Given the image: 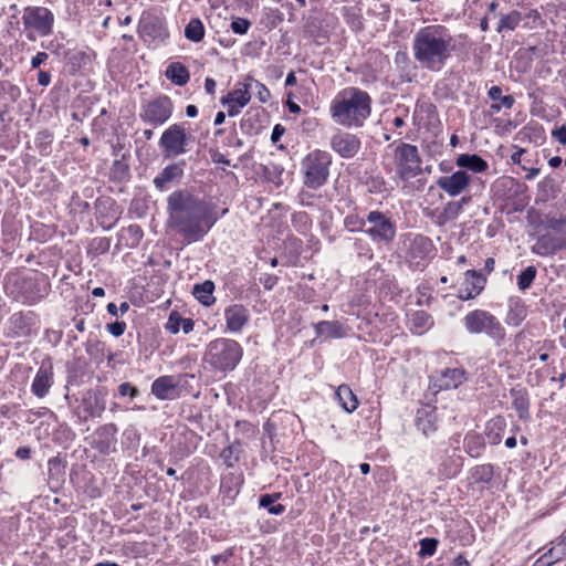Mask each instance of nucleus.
<instances>
[{
	"mask_svg": "<svg viewBox=\"0 0 566 566\" xmlns=\"http://www.w3.org/2000/svg\"><path fill=\"white\" fill-rule=\"evenodd\" d=\"M167 212L171 228L188 243L202 240L217 222L213 208L187 189L168 196Z\"/></svg>",
	"mask_w": 566,
	"mask_h": 566,
	"instance_id": "f257e3e1",
	"label": "nucleus"
},
{
	"mask_svg": "<svg viewBox=\"0 0 566 566\" xmlns=\"http://www.w3.org/2000/svg\"><path fill=\"white\" fill-rule=\"evenodd\" d=\"M214 284L212 281H205L203 283L196 284L192 290L193 296L205 306H210L214 303Z\"/></svg>",
	"mask_w": 566,
	"mask_h": 566,
	"instance_id": "e433bc0d",
	"label": "nucleus"
},
{
	"mask_svg": "<svg viewBox=\"0 0 566 566\" xmlns=\"http://www.w3.org/2000/svg\"><path fill=\"white\" fill-rule=\"evenodd\" d=\"M455 165L462 169L470 170L474 174L484 172L488 170V163L476 154H461L455 159Z\"/></svg>",
	"mask_w": 566,
	"mask_h": 566,
	"instance_id": "c756f323",
	"label": "nucleus"
},
{
	"mask_svg": "<svg viewBox=\"0 0 566 566\" xmlns=\"http://www.w3.org/2000/svg\"><path fill=\"white\" fill-rule=\"evenodd\" d=\"M53 384V365L50 360L42 361L31 384V392L42 399L49 395Z\"/></svg>",
	"mask_w": 566,
	"mask_h": 566,
	"instance_id": "aec40b11",
	"label": "nucleus"
},
{
	"mask_svg": "<svg viewBox=\"0 0 566 566\" xmlns=\"http://www.w3.org/2000/svg\"><path fill=\"white\" fill-rule=\"evenodd\" d=\"M494 476V467L490 463L476 465L472 469L471 478L474 483L489 484Z\"/></svg>",
	"mask_w": 566,
	"mask_h": 566,
	"instance_id": "ea45409f",
	"label": "nucleus"
},
{
	"mask_svg": "<svg viewBox=\"0 0 566 566\" xmlns=\"http://www.w3.org/2000/svg\"><path fill=\"white\" fill-rule=\"evenodd\" d=\"M527 316V307L521 298H511L509 311L505 315V323L509 326L517 327Z\"/></svg>",
	"mask_w": 566,
	"mask_h": 566,
	"instance_id": "7c9ffc66",
	"label": "nucleus"
},
{
	"mask_svg": "<svg viewBox=\"0 0 566 566\" xmlns=\"http://www.w3.org/2000/svg\"><path fill=\"white\" fill-rule=\"evenodd\" d=\"M463 325L469 334H485L501 346L505 339L506 332L502 323L492 313L485 310H473L463 317Z\"/></svg>",
	"mask_w": 566,
	"mask_h": 566,
	"instance_id": "0eeeda50",
	"label": "nucleus"
},
{
	"mask_svg": "<svg viewBox=\"0 0 566 566\" xmlns=\"http://www.w3.org/2000/svg\"><path fill=\"white\" fill-rule=\"evenodd\" d=\"M284 132H285L284 127L280 124H276L272 129L271 140L273 143L279 142L281 139V137L283 136Z\"/></svg>",
	"mask_w": 566,
	"mask_h": 566,
	"instance_id": "774afa93",
	"label": "nucleus"
},
{
	"mask_svg": "<svg viewBox=\"0 0 566 566\" xmlns=\"http://www.w3.org/2000/svg\"><path fill=\"white\" fill-rule=\"evenodd\" d=\"M178 381L174 376H160L151 384V394L159 400H172L178 397Z\"/></svg>",
	"mask_w": 566,
	"mask_h": 566,
	"instance_id": "393cba45",
	"label": "nucleus"
},
{
	"mask_svg": "<svg viewBox=\"0 0 566 566\" xmlns=\"http://www.w3.org/2000/svg\"><path fill=\"white\" fill-rule=\"evenodd\" d=\"M506 421L503 417L499 416L490 421L485 426V437L490 444H499L502 441L505 432Z\"/></svg>",
	"mask_w": 566,
	"mask_h": 566,
	"instance_id": "2f4dec72",
	"label": "nucleus"
},
{
	"mask_svg": "<svg viewBox=\"0 0 566 566\" xmlns=\"http://www.w3.org/2000/svg\"><path fill=\"white\" fill-rule=\"evenodd\" d=\"M181 317L176 313L169 315L168 322L166 323V329L170 334H177L180 331Z\"/></svg>",
	"mask_w": 566,
	"mask_h": 566,
	"instance_id": "864d4df0",
	"label": "nucleus"
},
{
	"mask_svg": "<svg viewBox=\"0 0 566 566\" xmlns=\"http://www.w3.org/2000/svg\"><path fill=\"white\" fill-rule=\"evenodd\" d=\"M438 462V473L441 479L454 478L461 469V458L455 454V450L446 449L436 454Z\"/></svg>",
	"mask_w": 566,
	"mask_h": 566,
	"instance_id": "5701e85b",
	"label": "nucleus"
},
{
	"mask_svg": "<svg viewBox=\"0 0 566 566\" xmlns=\"http://www.w3.org/2000/svg\"><path fill=\"white\" fill-rule=\"evenodd\" d=\"M118 392L122 397L129 396L132 399L139 395L138 388L133 386L130 382L120 384L118 386Z\"/></svg>",
	"mask_w": 566,
	"mask_h": 566,
	"instance_id": "3c124183",
	"label": "nucleus"
},
{
	"mask_svg": "<svg viewBox=\"0 0 566 566\" xmlns=\"http://www.w3.org/2000/svg\"><path fill=\"white\" fill-rule=\"evenodd\" d=\"M187 40L198 43L205 38V27L199 18L191 19L185 28Z\"/></svg>",
	"mask_w": 566,
	"mask_h": 566,
	"instance_id": "58836bf2",
	"label": "nucleus"
},
{
	"mask_svg": "<svg viewBox=\"0 0 566 566\" xmlns=\"http://www.w3.org/2000/svg\"><path fill=\"white\" fill-rule=\"evenodd\" d=\"M438 541L434 538H422L420 541V554L422 556H432L437 549Z\"/></svg>",
	"mask_w": 566,
	"mask_h": 566,
	"instance_id": "8fccbe9b",
	"label": "nucleus"
},
{
	"mask_svg": "<svg viewBox=\"0 0 566 566\" xmlns=\"http://www.w3.org/2000/svg\"><path fill=\"white\" fill-rule=\"evenodd\" d=\"M49 59V54L46 52H38L32 59H31V67L32 69H39L43 63H45Z\"/></svg>",
	"mask_w": 566,
	"mask_h": 566,
	"instance_id": "680f3d73",
	"label": "nucleus"
},
{
	"mask_svg": "<svg viewBox=\"0 0 566 566\" xmlns=\"http://www.w3.org/2000/svg\"><path fill=\"white\" fill-rule=\"evenodd\" d=\"M165 75L169 81L178 86L186 85L190 80V73L188 69L180 62H171L167 66Z\"/></svg>",
	"mask_w": 566,
	"mask_h": 566,
	"instance_id": "72a5a7b5",
	"label": "nucleus"
},
{
	"mask_svg": "<svg viewBox=\"0 0 566 566\" xmlns=\"http://www.w3.org/2000/svg\"><path fill=\"white\" fill-rule=\"evenodd\" d=\"M245 81L251 84V87L254 85L256 96L261 103H266L270 99L271 93L263 83L254 80L251 76H248Z\"/></svg>",
	"mask_w": 566,
	"mask_h": 566,
	"instance_id": "de8ad7c7",
	"label": "nucleus"
},
{
	"mask_svg": "<svg viewBox=\"0 0 566 566\" xmlns=\"http://www.w3.org/2000/svg\"><path fill=\"white\" fill-rule=\"evenodd\" d=\"M467 380V371L463 367L443 368L433 378V386L439 390L457 389Z\"/></svg>",
	"mask_w": 566,
	"mask_h": 566,
	"instance_id": "4be33fe9",
	"label": "nucleus"
},
{
	"mask_svg": "<svg viewBox=\"0 0 566 566\" xmlns=\"http://www.w3.org/2000/svg\"><path fill=\"white\" fill-rule=\"evenodd\" d=\"M137 34L148 49L165 46L170 38L166 17L157 9L143 11L137 24Z\"/></svg>",
	"mask_w": 566,
	"mask_h": 566,
	"instance_id": "39448f33",
	"label": "nucleus"
},
{
	"mask_svg": "<svg viewBox=\"0 0 566 566\" xmlns=\"http://www.w3.org/2000/svg\"><path fill=\"white\" fill-rule=\"evenodd\" d=\"M232 555H233L232 549H227V551H224L221 554L213 555L211 557V560H212L214 566H219L220 564L228 563V560L232 557Z\"/></svg>",
	"mask_w": 566,
	"mask_h": 566,
	"instance_id": "bf43d9fd",
	"label": "nucleus"
},
{
	"mask_svg": "<svg viewBox=\"0 0 566 566\" xmlns=\"http://www.w3.org/2000/svg\"><path fill=\"white\" fill-rule=\"evenodd\" d=\"M251 101V84L247 81L238 83L237 87L221 97V104L227 107L228 115L233 117L240 114Z\"/></svg>",
	"mask_w": 566,
	"mask_h": 566,
	"instance_id": "2eb2a0df",
	"label": "nucleus"
},
{
	"mask_svg": "<svg viewBox=\"0 0 566 566\" xmlns=\"http://www.w3.org/2000/svg\"><path fill=\"white\" fill-rule=\"evenodd\" d=\"M531 132L541 135L543 133V128L537 124H528L521 130V134H523L524 136H530Z\"/></svg>",
	"mask_w": 566,
	"mask_h": 566,
	"instance_id": "69168bd1",
	"label": "nucleus"
},
{
	"mask_svg": "<svg viewBox=\"0 0 566 566\" xmlns=\"http://www.w3.org/2000/svg\"><path fill=\"white\" fill-rule=\"evenodd\" d=\"M281 493L262 494L259 499V506L266 509L269 514L281 515L285 511V506L276 504V501L281 497Z\"/></svg>",
	"mask_w": 566,
	"mask_h": 566,
	"instance_id": "4c0bfd02",
	"label": "nucleus"
},
{
	"mask_svg": "<svg viewBox=\"0 0 566 566\" xmlns=\"http://www.w3.org/2000/svg\"><path fill=\"white\" fill-rule=\"evenodd\" d=\"M512 398V406L516 410L521 420L530 419V397L528 392L523 387H514L510 391Z\"/></svg>",
	"mask_w": 566,
	"mask_h": 566,
	"instance_id": "cd10ccee",
	"label": "nucleus"
},
{
	"mask_svg": "<svg viewBox=\"0 0 566 566\" xmlns=\"http://www.w3.org/2000/svg\"><path fill=\"white\" fill-rule=\"evenodd\" d=\"M129 310V304L127 302H123L119 307H117V305L115 303H109L107 305V312L113 315V316H117L118 315V312H120V314H125L127 311Z\"/></svg>",
	"mask_w": 566,
	"mask_h": 566,
	"instance_id": "052dcab7",
	"label": "nucleus"
},
{
	"mask_svg": "<svg viewBox=\"0 0 566 566\" xmlns=\"http://www.w3.org/2000/svg\"><path fill=\"white\" fill-rule=\"evenodd\" d=\"M331 165L329 153L319 149L308 153L301 163L304 186L313 190L323 187L328 180Z\"/></svg>",
	"mask_w": 566,
	"mask_h": 566,
	"instance_id": "423d86ee",
	"label": "nucleus"
},
{
	"mask_svg": "<svg viewBox=\"0 0 566 566\" xmlns=\"http://www.w3.org/2000/svg\"><path fill=\"white\" fill-rule=\"evenodd\" d=\"M314 329L318 337L325 339L344 338L347 335V328L337 321H321L314 324Z\"/></svg>",
	"mask_w": 566,
	"mask_h": 566,
	"instance_id": "bb28decb",
	"label": "nucleus"
},
{
	"mask_svg": "<svg viewBox=\"0 0 566 566\" xmlns=\"http://www.w3.org/2000/svg\"><path fill=\"white\" fill-rule=\"evenodd\" d=\"M250 27L251 22L245 18H235L230 25L232 32L239 35L247 34Z\"/></svg>",
	"mask_w": 566,
	"mask_h": 566,
	"instance_id": "09e8293b",
	"label": "nucleus"
},
{
	"mask_svg": "<svg viewBox=\"0 0 566 566\" xmlns=\"http://www.w3.org/2000/svg\"><path fill=\"white\" fill-rule=\"evenodd\" d=\"M565 226H566V219L563 217L548 218L546 220V227L555 232H560Z\"/></svg>",
	"mask_w": 566,
	"mask_h": 566,
	"instance_id": "5fc2aeb1",
	"label": "nucleus"
},
{
	"mask_svg": "<svg viewBox=\"0 0 566 566\" xmlns=\"http://www.w3.org/2000/svg\"><path fill=\"white\" fill-rule=\"evenodd\" d=\"M107 331L115 337H119L124 334L126 329V323L116 321L114 323H109L106 326Z\"/></svg>",
	"mask_w": 566,
	"mask_h": 566,
	"instance_id": "6e6d98bb",
	"label": "nucleus"
},
{
	"mask_svg": "<svg viewBox=\"0 0 566 566\" xmlns=\"http://www.w3.org/2000/svg\"><path fill=\"white\" fill-rule=\"evenodd\" d=\"M190 140L184 124H172L161 134L159 147L165 158H175L188 151Z\"/></svg>",
	"mask_w": 566,
	"mask_h": 566,
	"instance_id": "9b49d317",
	"label": "nucleus"
},
{
	"mask_svg": "<svg viewBox=\"0 0 566 566\" xmlns=\"http://www.w3.org/2000/svg\"><path fill=\"white\" fill-rule=\"evenodd\" d=\"M454 51L453 38L440 24L420 28L412 39V53L421 67L432 72L441 71Z\"/></svg>",
	"mask_w": 566,
	"mask_h": 566,
	"instance_id": "f03ea898",
	"label": "nucleus"
},
{
	"mask_svg": "<svg viewBox=\"0 0 566 566\" xmlns=\"http://www.w3.org/2000/svg\"><path fill=\"white\" fill-rule=\"evenodd\" d=\"M565 555V551L562 544L551 548L547 553L543 554L536 562L535 566H551L554 563L560 560Z\"/></svg>",
	"mask_w": 566,
	"mask_h": 566,
	"instance_id": "79ce46f5",
	"label": "nucleus"
},
{
	"mask_svg": "<svg viewBox=\"0 0 566 566\" xmlns=\"http://www.w3.org/2000/svg\"><path fill=\"white\" fill-rule=\"evenodd\" d=\"M184 165L182 161L166 166L154 179L156 189L165 191L169 188L170 182L180 180L184 176Z\"/></svg>",
	"mask_w": 566,
	"mask_h": 566,
	"instance_id": "a878e982",
	"label": "nucleus"
},
{
	"mask_svg": "<svg viewBox=\"0 0 566 566\" xmlns=\"http://www.w3.org/2000/svg\"><path fill=\"white\" fill-rule=\"evenodd\" d=\"M227 329L232 334L240 333L250 321L249 311L241 304H233L224 310Z\"/></svg>",
	"mask_w": 566,
	"mask_h": 566,
	"instance_id": "b1692460",
	"label": "nucleus"
},
{
	"mask_svg": "<svg viewBox=\"0 0 566 566\" xmlns=\"http://www.w3.org/2000/svg\"><path fill=\"white\" fill-rule=\"evenodd\" d=\"M488 96L493 102H500L504 108H512L514 106L515 99L512 95H503L502 87L494 85L489 88Z\"/></svg>",
	"mask_w": 566,
	"mask_h": 566,
	"instance_id": "c03bdc74",
	"label": "nucleus"
},
{
	"mask_svg": "<svg viewBox=\"0 0 566 566\" xmlns=\"http://www.w3.org/2000/svg\"><path fill=\"white\" fill-rule=\"evenodd\" d=\"M471 182V176L464 170H457L450 176H442L437 180V186L450 197L462 193Z\"/></svg>",
	"mask_w": 566,
	"mask_h": 566,
	"instance_id": "412c9836",
	"label": "nucleus"
},
{
	"mask_svg": "<svg viewBox=\"0 0 566 566\" xmlns=\"http://www.w3.org/2000/svg\"><path fill=\"white\" fill-rule=\"evenodd\" d=\"M438 416L436 410L422 408L418 410L416 418L417 428L429 437L437 430Z\"/></svg>",
	"mask_w": 566,
	"mask_h": 566,
	"instance_id": "c85d7f7f",
	"label": "nucleus"
},
{
	"mask_svg": "<svg viewBox=\"0 0 566 566\" xmlns=\"http://www.w3.org/2000/svg\"><path fill=\"white\" fill-rule=\"evenodd\" d=\"M54 14L45 7L28 6L23 10L22 22L28 31L27 38L30 41L39 36H48L53 32Z\"/></svg>",
	"mask_w": 566,
	"mask_h": 566,
	"instance_id": "6e6552de",
	"label": "nucleus"
},
{
	"mask_svg": "<svg viewBox=\"0 0 566 566\" xmlns=\"http://www.w3.org/2000/svg\"><path fill=\"white\" fill-rule=\"evenodd\" d=\"M174 103L167 95H159L140 105L139 118L149 126L158 127L164 125L172 115Z\"/></svg>",
	"mask_w": 566,
	"mask_h": 566,
	"instance_id": "1a4fd4ad",
	"label": "nucleus"
},
{
	"mask_svg": "<svg viewBox=\"0 0 566 566\" xmlns=\"http://www.w3.org/2000/svg\"><path fill=\"white\" fill-rule=\"evenodd\" d=\"M436 251L432 240L422 234H417L410 242L408 256L417 266H424L426 262L433 256Z\"/></svg>",
	"mask_w": 566,
	"mask_h": 566,
	"instance_id": "a211bd4d",
	"label": "nucleus"
},
{
	"mask_svg": "<svg viewBox=\"0 0 566 566\" xmlns=\"http://www.w3.org/2000/svg\"><path fill=\"white\" fill-rule=\"evenodd\" d=\"M335 397L339 406L348 413L355 411L358 407V399L347 385H340L335 391Z\"/></svg>",
	"mask_w": 566,
	"mask_h": 566,
	"instance_id": "f704fd0d",
	"label": "nucleus"
},
{
	"mask_svg": "<svg viewBox=\"0 0 566 566\" xmlns=\"http://www.w3.org/2000/svg\"><path fill=\"white\" fill-rule=\"evenodd\" d=\"M329 112L338 125L347 128L361 127L371 114V97L358 87H346L334 97Z\"/></svg>",
	"mask_w": 566,
	"mask_h": 566,
	"instance_id": "7ed1b4c3",
	"label": "nucleus"
},
{
	"mask_svg": "<svg viewBox=\"0 0 566 566\" xmlns=\"http://www.w3.org/2000/svg\"><path fill=\"white\" fill-rule=\"evenodd\" d=\"M233 454V447L230 446L228 448H226L222 452H221V458L223 459L224 463L228 465V467H233L235 462L239 461V457H232Z\"/></svg>",
	"mask_w": 566,
	"mask_h": 566,
	"instance_id": "13d9d810",
	"label": "nucleus"
},
{
	"mask_svg": "<svg viewBox=\"0 0 566 566\" xmlns=\"http://www.w3.org/2000/svg\"><path fill=\"white\" fill-rule=\"evenodd\" d=\"M12 287L17 290L14 298L23 304H35L49 293L50 285L46 280H39L33 275L19 276Z\"/></svg>",
	"mask_w": 566,
	"mask_h": 566,
	"instance_id": "f8f14e48",
	"label": "nucleus"
},
{
	"mask_svg": "<svg viewBox=\"0 0 566 566\" xmlns=\"http://www.w3.org/2000/svg\"><path fill=\"white\" fill-rule=\"evenodd\" d=\"M411 332L422 335L433 326V318L424 311H416L410 316Z\"/></svg>",
	"mask_w": 566,
	"mask_h": 566,
	"instance_id": "c9c22d12",
	"label": "nucleus"
},
{
	"mask_svg": "<svg viewBox=\"0 0 566 566\" xmlns=\"http://www.w3.org/2000/svg\"><path fill=\"white\" fill-rule=\"evenodd\" d=\"M522 20V15L518 11L513 10L507 14H504L500 18L496 31L499 33L504 31H513L517 28Z\"/></svg>",
	"mask_w": 566,
	"mask_h": 566,
	"instance_id": "a19ab883",
	"label": "nucleus"
},
{
	"mask_svg": "<svg viewBox=\"0 0 566 566\" xmlns=\"http://www.w3.org/2000/svg\"><path fill=\"white\" fill-rule=\"evenodd\" d=\"M243 356L242 346L231 338L211 340L203 355V361L213 371L227 374L235 369Z\"/></svg>",
	"mask_w": 566,
	"mask_h": 566,
	"instance_id": "20e7f679",
	"label": "nucleus"
},
{
	"mask_svg": "<svg viewBox=\"0 0 566 566\" xmlns=\"http://www.w3.org/2000/svg\"><path fill=\"white\" fill-rule=\"evenodd\" d=\"M394 161L396 174L402 180L415 178L421 171V159L418 148L413 145L401 143L395 148Z\"/></svg>",
	"mask_w": 566,
	"mask_h": 566,
	"instance_id": "9d476101",
	"label": "nucleus"
},
{
	"mask_svg": "<svg viewBox=\"0 0 566 566\" xmlns=\"http://www.w3.org/2000/svg\"><path fill=\"white\" fill-rule=\"evenodd\" d=\"M552 136L562 145L566 146V126L563 125L552 132Z\"/></svg>",
	"mask_w": 566,
	"mask_h": 566,
	"instance_id": "e2e57ef3",
	"label": "nucleus"
},
{
	"mask_svg": "<svg viewBox=\"0 0 566 566\" xmlns=\"http://www.w3.org/2000/svg\"><path fill=\"white\" fill-rule=\"evenodd\" d=\"M126 231L135 239V241H139L143 237V231L139 226L130 224Z\"/></svg>",
	"mask_w": 566,
	"mask_h": 566,
	"instance_id": "338daca9",
	"label": "nucleus"
},
{
	"mask_svg": "<svg viewBox=\"0 0 566 566\" xmlns=\"http://www.w3.org/2000/svg\"><path fill=\"white\" fill-rule=\"evenodd\" d=\"M463 448L470 457H481L485 449L484 437L478 432H468L464 437Z\"/></svg>",
	"mask_w": 566,
	"mask_h": 566,
	"instance_id": "473e14b6",
	"label": "nucleus"
},
{
	"mask_svg": "<svg viewBox=\"0 0 566 566\" xmlns=\"http://www.w3.org/2000/svg\"><path fill=\"white\" fill-rule=\"evenodd\" d=\"M360 139L350 133L338 132L331 138V147L342 158H353L360 149Z\"/></svg>",
	"mask_w": 566,
	"mask_h": 566,
	"instance_id": "6ab92c4d",
	"label": "nucleus"
},
{
	"mask_svg": "<svg viewBox=\"0 0 566 566\" xmlns=\"http://www.w3.org/2000/svg\"><path fill=\"white\" fill-rule=\"evenodd\" d=\"M117 427L114 423L99 426L91 436V447L102 454L116 451Z\"/></svg>",
	"mask_w": 566,
	"mask_h": 566,
	"instance_id": "dca6fc26",
	"label": "nucleus"
},
{
	"mask_svg": "<svg viewBox=\"0 0 566 566\" xmlns=\"http://www.w3.org/2000/svg\"><path fill=\"white\" fill-rule=\"evenodd\" d=\"M366 221L368 228L364 232L376 243H390L396 237V224L384 212L370 211Z\"/></svg>",
	"mask_w": 566,
	"mask_h": 566,
	"instance_id": "ddd939ff",
	"label": "nucleus"
},
{
	"mask_svg": "<svg viewBox=\"0 0 566 566\" xmlns=\"http://www.w3.org/2000/svg\"><path fill=\"white\" fill-rule=\"evenodd\" d=\"M536 274H537V270L533 265H530L526 269H524L517 276L518 289L521 291L527 290L534 282Z\"/></svg>",
	"mask_w": 566,
	"mask_h": 566,
	"instance_id": "49530a36",
	"label": "nucleus"
},
{
	"mask_svg": "<svg viewBox=\"0 0 566 566\" xmlns=\"http://www.w3.org/2000/svg\"><path fill=\"white\" fill-rule=\"evenodd\" d=\"M367 223L366 218L359 216L357 211H352L344 218V227L349 232H359L364 231V227Z\"/></svg>",
	"mask_w": 566,
	"mask_h": 566,
	"instance_id": "37998d69",
	"label": "nucleus"
},
{
	"mask_svg": "<svg viewBox=\"0 0 566 566\" xmlns=\"http://www.w3.org/2000/svg\"><path fill=\"white\" fill-rule=\"evenodd\" d=\"M485 284L486 277L482 273L475 270H468L458 289L457 296L461 301L474 300L484 290Z\"/></svg>",
	"mask_w": 566,
	"mask_h": 566,
	"instance_id": "f3484780",
	"label": "nucleus"
},
{
	"mask_svg": "<svg viewBox=\"0 0 566 566\" xmlns=\"http://www.w3.org/2000/svg\"><path fill=\"white\" fill-rule=\"evenodd\" d=\"M107 391L104 388L88 389L82 392L80 410H75L82 420L101 418L106 409Z\"/></svg>",
	"mask_w": 566,
	"mask_h": 566,
	"instance_id": "4468645a",
	"label": "nucleus"
},
{
	"mask_svg": "<svg viewBox=\"0 0 566 566\" xmlns=\"http://www.w3.org/2000/svg\"><path fill=\"white\" fill-rule=\"evenodd\" d=\"M38 83L44 87L49 86L51 83V74L46 71L40 70L38 72Z\"/></svg>",
	"mask_w": 566,
	"mask_h": 566,
	"instance_id": "0e129e2a",
	"label": "nucleus"
},
{
	"mask_svg": "<svg viewBox=\"0 0 566 566\" xmlns=\"http://www.w3.org/2000/svg\"><path fill=\"white\" fill-rule=\"evenodd\" d=\"M417 294H418V300H417L418 305H429V302L431 300V294H430L429 287L419 286L417 290Z\"/></svg>",
	"mask_w": 566,
	"mask_h": 566,
	"instance_id": "4d7b16f0",
	"label": "nucleus"
},
{
	"mask_svg": "<svg viewBox=\"0 0 566 566\" xmlns=\"http://www.w3.org/2000/svg\"><path fill=\"white\" fill-rule=\"evenodd\" d=\"M556 250L553 239L549 235H542L533 247V252L538 255H548Z\"/></svg>",
	"mask_w": 566,
	"mask_h": 566,
	"instance_id": "a18cd8bd",
	"label": "nucleus"
},
{
	"mask_svg": "<svg viewBox=\"0 0 566 566\" xmlns=\"http://www.w3.org/2000/svg\"><path fill=\"white\" fill-rule=\"evenodd\" d=\"M443 211L446 212L447 217H449L452 221L455 220L462 213L460 203H455L454 201H449L444 206Z\"/></svg>",
	"mask_w": 566,
	"mask_h": 566,
	"instance_id": "603ef678",
	"label": "nucleus"
}]
</instances>
